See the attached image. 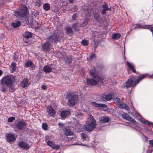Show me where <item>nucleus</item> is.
<instances>
[{"instance_id": "nucleus-1", "label": "nucleus", "mask_w": 153, "mask_h": 153, "mask_svg": "<svg viewBox=\"0 0 153 153\" xmlns=\"http://www.w3.org/2000/svg\"><path fill=\"white\" fill-rule=\"evenodd\" d=\"M89 73L93 79H87V82L88 84L90 85H97V83H103V80L104 79H105V81L108 79L110 80L108 78H105L104 76L103 75L99 76V75H98L97 72L95 68L93 70H90ZM104 82L106 83V81H105Z\"/></svg>"}, {"instance_id": "nucleus-2", "label": "nucleus", "mask_w": 153, "mask_h": 153, "mask_svg": "<svg viewBox=\"0 0 153 153\" xmlns=\"http://www.w3.org/2000/svg\"><path fill=\"white\" fill-rule=\"evenodd\" d=\"M15 81V78L12 75H8L3 77L0 80V91L4 93L8 91L9 86L12 85Z\"/></svg>"}, {"instance_id": "nucleus-3", "label": "nucleus", "mask_w": 153, "mask_h": 153, "mask_svg": "<svg viewBox=\"0 0 153 153\" xmlns=\"http://www.w3.org/2000/svg\"><path fill=\"white\" fill-rule=\"evenodd\" d=\"M63 36L62 31L59 30L55 31L53 34L48 37V41L45 42L42 45L43 49L45 51H48L51 48V45L49 42H55L58 41L59 37H62Z\"/></svg>"}, {"instance_id": "nucleus-4", "label": "nucleus", "mask_w": 153, "mask_h": 153, "mask_svg": "<svg viewBox=\"0 0 153 153\" xmlns=\"http://www.w3.org/2000/svg\"><path fill=\"white\" fill-rule=\"evenodd\" d=\"M148 77V75L147 74L141 75L139 77L133 76L126 83V86L127 88L134 86L142 79Z\"/></svg>"}, {"instance_id": "nucleus-5", "label": "nucleus", "mask_w": 153, "mask_h": 153, "mask_svg": "<svg viewBox=\"0 0 153 153\" xmlns=\"http://www.w3.org/2000/svg\"><path fill=\"white\" fill-rule=\"evenodd\" d=\"M96 126L95 120L93 116L90 115L84 125V129L90 132L95 128Z\"/></svg>"}, {"instance_id": "nucleus-6", "label": "nucleus", "mask_w": 153, "mask_h": 153, "mask_svg": "<svg viewBox=\"0 0 153 153\" xmlns=\"http://www.w3.org/2000/svg\"><path fill=\"white\" fill-rule=\"evenodd\" d=\"M27 8L26 6L22 5L19 10L15 12V15L17 17H24L27 13Z\"/></svg>"}, {"instance_id": "nucleus-7", "label": "nucleus", "mask_w": 153, "mask_h": 153, "mask_svg": "<svg viewBox=\"0 0 153 153\" xmlns=\"http://www.w3.org/2000/svg\"><path fill=\"white\" fill-rule=\"evenodd\" d=\"M68 99V104L70 106H74L78 100V97L77 95L70 94L67 96Z\"/></svg>"}, {"instance_id": "nucleus-8", "label": "nucleus", "mask_w": 153, "mask_h": 153, "mask_svg": "<svg viewBox=\"0 0 153 153\" xmlns=\"http://www.w3.org/2000/svg\"><path fill=\"white\" fill-rule=\"evenodd\" d=\"M45 140L48 146L54 149L57 150L59 149V146L55 144V143L52 141V139L50 136H46L45 137Z\"/></svg>"}, {"instance_id": "nucleus-9", "label": "nucleus", "mask_w": 153, "mask_h": 153, "mask_svg": "<svg viewBox=\"0 0 153 153\" xmlns=\"http://www.w3.org/2000/svg\"><path fill=\"white\" fill-rule=\"evenodd\" d=\"M114 101L119 108L129 111L130 109L129 107L121 101L119 98H116L114 99Z\"/></svg>"}, {"instance_id": "nucleus-10", "label": "nucleus", "mask_w": 153, "mask_h": 153, "mask_svg": "<svg viewBox=\"0 0 153 153\" xmlns=\"http://www.w3.org/2000/svg\"><path fill=\"white\" fill-rule=\"evenodd\" d=\"M135 117H136L141 123L147 125L149 126L153 127V123H151L148 120H146L142 118L141 115L139 113L136 112L135 114Z\"/></svg>"}, {"instance_id": "nucleus-11", "label": "nucleus", "mask_w": 153, "mask_h": 153, "mask_svg": "<svg viewBox=\"0 0 153 153\" xmlns=\"http://www.w3.org/2000/svg\"><path fill=\"white\" fill-rule=\"evenodd\" d=\"M113 96L114 93L112 92H105L101 95V98L102 100L108 101L111 100Z\"/></svg>"}, {"instance_id": "nucleus-12", "label": "nucleus", "mask_w": 153, "mask_h": 153, "mask_svg": "<svg viewBox=\"0 0 153 153\" xmlns=\"http://www.w3.org/2000/svg\"><path fill=\"white\" fill-rule=\"evenodd\" d=\"M123 117L128 121L131 122V123L134 124L136 123L135 120L130 117L129 115L126 113H124L122 114Z\"/></svg>"}, {"instance_id": "nucleus-13", "label": "nucleus", "mask_w": 153, "mask_h": 153, "mask_svg": "<svg viewBox=\"0 0 153 153\" xmlns=\"http://www.w3.org/2000/svg\"><path fill=\"white\" fill-rule=\"evenodd\" d=\"M6 140L9 143L14 141L16 140L15 136L12 134H9L6 135Z\"/></svg>"}, {"instance_id": "nucleus-14", "label": "nucleus", "mask_w": 153, "mask_h": 153, "mask_svg": "<svg viewBox=\"0 0 153 153\" xmlns=\"http://www.w3.org/2000/svg\"><path fill=\"white\" fill-rule=\"evenodd\" d=\"M26 126L25 123L24 121H20L18 122L16 124V127L19 129H23Z\"/></svg>"}, {"instance_id": "nucleus-15", "label": "nucleus", "mask_w": 153, "mask_h": 153, "mask_svg": "<svg viewBox=\"0 0 153 153\" xmlns=\"http://www.w3.org/2000/svg\"><path fill=\"white\" fill-rule=\"evenodd\" d=\"M90 105L94 107L99 108H105L107 106V105L105 104L97 103L94 102H91L90 103Z\"/></svg>"}, {"instance_id": "nucleus-16", "label": "nucleus", "mask_w": 153, "mask_h": 153, "mask_svg": "<svg viewBox=\"0 0 153 153\" xmlns=\"http://www.w3.org/2000/svg\"><path fill=\"white\" fill-rule=\"evenodd\" d=\"M18 144L19 147L25 149H28L30 148L28 144L23 141L19 142Z\"/></svg>"}, {"instance_id": "nucleus-17", "label": "nucleus", "mask_w": 153, "mask_h": 153, "mask_svg": "<svg viewBox=\"0 0 153 153\" xmlns=\"http://www.w3.org/2000/svg\"><path fill=\"white\" fill-rule=\"evenodd\" d=\"M102 9L101 11V13L102 14H105L106 13V11L110 10L111 9V7H109L108 5L106 4H105L102 6Z\"/></svg>"}, {"instance_id": "nucleus-18", "label": "nucleus", "mask_w": 153, "mask_h": 153, "mask_svg": "<svg viewBox=\"0 0 153 153\" xmlns=\"http://www.w3.org/2000/svg\"><path fill=\"white\" fill-rule=\"evenodd\" d=\"M21 85L23 88H25L29 85L30 82H29V80L27 79H24L21 83Z\"/></svg>"}, {"instance_id": "nucleus-19", "label": "nucleus", "mask_w": 153, "mask_h": 153, "mask_svg": "<svg viewBox=\"0 0 153 153\" xmlns=\"http://www.w3.org/2000/svg\"><path fill=\"white\" fill-rule=\"evenodd\" d=\"M47 111L48 114L51 116L54 115L55 114V111L53 109L51 106H48L47 107Z\"/></svg>"}, {"instance_id": "nucleus-20", "label": "nucleus", "mask_w": 153, "mask_h": 153, "mask_svg": "<svg viewBox=\"0 0 153 153\" xmlns=\"http://www.w3.org/2000/svg\"><path fill=\"white\" fill-rule=\"evenodd\" d=\"M126 65L128 68L131 70L133 72L135 73L136 71L135 69V67L133 64L131 63H130L127 61Z\"/></svg>"}, {"instance_id": "nucleus-21", "label": "nucleus", "mask_w": 153, "mask_h": 153, "mask_svg": "<svg viewBox=\"0 0 153 153\" xmlns=\"http://www.w3.org/2000/svg\"><path fill=\"white\" fill-rule=\"evenodd\" d=\"M70 114V111L68 110L64 111L61 113V117L63 119L65 118Z\"/></svg>"}, {"instance_id": "nucleus-22", "label": "nucleus", "mask_w": 153, "mask_h": 153, "mask_svg": "<svg viewBox=\"0 0 153 153\" xmlns=\"http://www.w3.org/2000/svg\"><path fill=\"white\" fill-rule=\"evenodd\" d=\"M64 133L66 136L71 135L73 134V132L71 131L69 128L68 127L65 128Z\"/></svg>"}, {"instance_id": "nucleus-23", "label": "nucleus", "mask_w": 153, "mask_h": 153, "mask_svg": "<svg viewBox=\"0 0 153 153\" xmlns=\"http://www.w3.org/2000/svg\"><path fill=\"white\" fill-rule=\"evenodd\" d=\"M153 151V140L149 142V145L146 153H151Z\"/></svg>"}, {"instance_id": "nucleus-24", "label": "nucleus", "mask_w": 153, "mask_h": 153, "mask_svg": "<svg viewBox=\"0 0 153 153\" xmlns=\"http://www.w3.org/2000/svg\"><path fill=\"white\" fill-rule=\"evenodd\" d=\"M23 36L24 39H28L31 38L32 36V34L30 32H26L24 33Z\"/></svg>"}, {"instance_id": "nucleus-25", "label": "nucleus", "mask_w": 153, "mask_h": 153, "mask_svg": "<svg viewBox=\"0 0 153 153\" xmlns=\"http://www.w3.org/2000/svg\"><path fill=\"white\" fill-rule=\"evenodd\" d=\"M109 121V118L108 117L103 116L101 117L100 120L101 123H108Z\"/></svg>"}, {"instance_id": "nucleus-26", "label": "nucleus", "mask_w": 153, "mask_h": 153, "mask_svg": "<svg viewBox=\"0 0 153 153\" xmlns=\"http://www.w3.org/2000/svg\"><path fill=\"white\" fill-rule=\"evenodd\" d=\"M43 71L46 73H50L52 71V68L48 65H46L44 66L43 68Z\"/></svg>"}, {"instance_id": "nucleus-27", "label": "nucleus", "mask_w": 153, "mask_h": 153, "mask_svg": "<svg viewBox=\"0 0 153 153\" xmlns=\"http://www.w3.org/2000/svg\"><path fill=\"white\" fill-rule=\"evenodd\" d=\"M25 65L27 67H30L32 69L34 68L35 66L30 61H27L25 63Z\"/></svg>"}, {"instance_id": "nucleus-28", "label": "nucleus", "mask_w": 153, "mask_h": 153, "mask_svg": "<svg viewBox=\"0 0 153 153\" xmlns=\"http://www.w3.org/2000/svg\"><path fill=\"white\" fill-rule=\"evenodd\" d=\"M21 23L19 21H15L12 23V26L14 28H17L20 26Z\"/></svg>"}, {"instance_id": "nucleus-29", "label": "nucleus", "mask_w": 153, "mask_h": 153, "mask_svg": "<svg viewBox=\"0 0 153 153\" xmlns=\"http://www.w3.org/2000/svg\"><path fill=\"white\" fill-rule=\"evenodd\" d=\"M81 135L82 139L83 140H89V137L86 135V134L84 133H81Z\"/></svg>"}, {"instance_id": "nucleus-30", "label": "nucleus", "mask_w": 153, "mask_h": 153, "mask_svg": "<svg viewBox=\"0 0 153 153\" xmlns=\"http://www.w3.org/2000/svg\"><path fill=\"white\" fill-rule=\"evenodd\" d=\"M120 37V35L119 33H115L113 34L112 36V38L113 39H117Z\"/></svg>"}, {"instance_id": "nucleus-31", "label": "nucleus", "mask_w": 153, "mask_h": 153, "mask_svg": "<svg viewBox=\"0 0 153 153\" xmlns=\"http://www.w3.org/2000/svg\"><path fill=\"white\" fill-rule=\"evenodd\" d=\"M74 30L75 31H77L78 30L79 28V25L78 23H76L74 24L72 26Z\"/></svg>"}, {"instance_id": "nucleus-32", "label": "nucleus", "mask_w": 153, "mask_h": 153, "mask_svg": "<svg viewBox=\"0 0 153 153\" xmlns=\"http://www.w3.org/2000/svg\"><path fill=\"white\" fill-rule=\"evenodd\" d=\"M43 8L45 10L48 11L50 9V6L49 4H45L43 5Z\"/></svg>"}, {"instance_id": "nucleus-33", "label": "nucleus", "mask_w": 153, "mask_h": 153, "mask_svg": "<svg viewBox=\"0 0 153 153\" xmlns=\"http://www.w3.org/2000/svg\"><path fill=\"white\" fill-rule=\"evenodd\" d=\"M135 25H137V27L140 28L146 29V28H148V26H146V25H142L138 24H136Z\"/></svg>"}, {"instance_id": "nucleus-34", "label": "nucleus", "mask_w": 153, "mask_h": 153, "mask_svg": "<svg viewBox=\"0 0 153 153\" xmlns=\"http://www.w3.org/2000/svg\"><path fill=\"white\" fill-rule=\"evenodd\" d=\"M91 11H93V10L90 9L86 10L85 11V14L86 16H89L90 15V14L89 13H91Z\"/></svg>"}, {"instance_id": "nucleus-35", "label": "nucleus", "mask_w": 153, "mask_h": 153, "mask_svg": "<svg viewBox=\"0 0 153 153\" xmlns=\"http://www.w3.org/2000/svg\"><path fill=\"white\" fill-rule=\"evenodd\" d=\"M66 32L68 34H72L73 33V31L71 28L70 27H67L66 28Z\"/></svg>"}, {"instance_id": "nucleus-36", "label": "nucleus", "mask_w": 153, "mask_h": 153, "mask_svg": "<svg viewBox=\"0 0 153 153\" xmlns=\"http://www.w3.org/2000/svg\"><path fill=\"white\" fill-rule=\"evenodd\" d=\"M82 44L84 46H86L88 44V42L87 41L85 40H83L82 41Z\"/></svg>"}, {"instance_id": "nucleus-37", "label": "nucleus", "mask_w": 153, "mask_h": 153, "mask_svg": "<svg viewBox=\"0 0 153 153\" xmlns=\"http://www.w3.org/2000/svg\"><path fill=\"white\" fill-rule=\"evenodd\" d=\"M48 125L46 123H44L42 125V128L43 129L45 130L47 129Z\"/></svg>"}, {"instance_id": "nucleus-38", "label": "nucleus", "mask_w": 153, "mask_h": 153, "mask_svg": "<svg viewBox=\"0 0 153 153\" xmlns=\"http://www.w3.org/2000/svg\"><path fill=\"white\" fill-rule=\"evenodd\" d=\"M41 4V1L40 0H37L35 2V5L38 6H40Z\"/></svg>"}, {"instance_id": "nucleus-39", "label": "nucleus", "mask_w": 153, "mask_h": 153, "mask_svg": "<svg viewBox=\"0 0 153 153\" xmlns=\"http://www.w3.org/2000/svg\"><path fill=\"white\" fill-rule=\"evenodd\" d=\"M15 119V118L14 117H9L8 119V121L9 122H12Z\"/></svg>"}, {"instance_id": "nucleus-40", "label": "nucleus", "mask_w": 153, "mask_h": 153, "mask_svg": "<svg viewBox=\"0 0 153 153\" xmlns=\"http://www.w3.org/2000/svg\"><path fill=\"white\" fill-rule=\"evenodd\" d=\"M9 88V90L10 91L13 92V91L15 89L12 86V85L11 86H9L8 88Z\"/></svg>"}, {"instance_id": "nucleus-41", "label": "nucleus", "mask_w": 153, "mask_h": 153, "mask_svg": "<svg viewBox=\"0 0 153 153\" xmlns=\"http://www.w3.org/2000/svg\"><path fill=\"white\" fill-rule=\"evenodd\" d=\"M88 23L87 20H86L84 21V22H83L82 24H81V26L82 27H83L85 26V25H87Z\"/></svg>"}, {"instance_id": "nucleus-42", "label": "nucleus", "mask_w": 153, "mask_h": 153, "mask_svg": "<svg viewBox=\"0 0 153 153\" xmlns=\"http://www.w3.org/2000/svg\"><path fill=\"white\" fill-rule=\"evenodd\" d=\"M96 58V55L94 54H92L90 56V59H93Z\"/></svg>"}, {"instance_id": "nucleus-43", "label": "nucleus", "mask_w": 153, "mask_h": 153, "mask_svg": "<svg viewBox=\"0 0 153 153\" xmlns=\"http://www.w3.org/2000/svg\"><path fill=\"white\" fill-rule=\"evenodd\" d=\"M77 17V15L76 14H75L72 16V19L74 20H75Z\"/></svg>"}, {"instance_id": "nucleus-44", "label": "nucleus", "mask_w": 153, "mask_h": 153, "mask_svg": "<svg viewBox=\"0 0 153 153\" xmlns=\"http://www.w3.org/2000/svg\"><path fill=\"white\" fill-rule=\"evenodd\" d=\"M16 67H12L11 69V72H13L16 70Z\"/></svg>"}, {"instance_id": "nucleus-45", "label": "nucleus", "mask_w": 153, "mask_h": 153, "mask_svg": "<svg viewBox=\"0 0 153 153\" xmlns=\"http://www.w3.org/2000/svg\"><path fill=\"white\" fill-rule=\"evenodd\" d=\"M43 90H45L47 88V86L45 85H43L41 86Z\"/></svg>"}, {"instance_id": "nucleus-46", "label": "nucleus", "mask_w": 153, "mask_h": 153, "mask_svg": "<svg viewBox=\"0 0 153 153\" xmlns=\"http://www.w3.org/2000/svg\"><path fill=\"white\" fill-rule=\"evenodd\" d=\"M68 138H70V139H71V140H75L76 139V137L75 136H71L70 137Z\"/></svg>"}, {"instance_id": "nucleus-47", "label": "nucleus", "mask_w": 153, "mask_h": 153, "mask_svg": "<svg viewBox=\"0 0 153 153\" xmlns=\"http://www.w3.org/2000/svg\"><path fill=\"white\" fill-rule=\"evenodd\" d=\"M73 145H82V146H86L85 145H83L82 144L79 143H75L73 144Z\"/></svg>"}, {"instance_id": "nucleus-48", "label": "nucleus", "mask_w": 153, "mask_h": 153, "mask_svg": "<svg viewBox=\"0 0 153 153\" xmlns=\"http://www.w3.org/2000/svg\"><path fill=\"white\" fill-rule=\"evenodd\" d=\"M11 65L12 66V67H16V64L15 63L13 62L11 63Z\"/></svg>"}, {"instance_id": "nucleus-49", "label": "nucleus", "mask_w": 153, "mask_h": 153, "mask_svg": "<svg viewBox=\"0 0 153 153\" xmlns=\"http://www.w3.org/2000/svg\"><path fill=\"white\" fill-rule=\"evenodd\" d=\"M58 125L60 127H63V124L61 123H59Z\"/></svg>"}, {"instance_id": "nucleus-50", "label": "nucleus", "mask_w": 153, "mask_h": 153, "mask_svg": "<svg viewBox=\"0 0 153 153\" xmlns=\"http://www.w3.org/2000/svg\"><path fill=\"white\" fill-rule=\"evenodd\" d=\"M70 3H72L75 0H68Z\"/></svg>"}, {"instance_id": "nucleus-51", "label": "nucleus", "mask_w": 153, "mask_h": 153, "mask_svg": "<svg viewBox=\"0 0 153 153\" xmlns=\"http://www.w3.org/2000/svg\"><path fill=\"white\" fill-rule=\"evenodd\" d=\"M77 126L78 127V128H80L81 127V126L79 124H77Z\"/></svg>"}, {"instance_id": "nucleus-52", "label": "nucleus", "mask_w": 153, "mask_h": 153, "mask_svg": "<svg viewBox=\"0 0 153 153\" xmlns=\"http://www.w3.org/2000/svg\"><path fill=\"white\" fill-rule=\"evenodd\" d=\"M94 16L96 17V18L97 19L98 17H99V15L97 14L95 15Z\"/></svg>"}, {"instance_id": "nucleus-53", "label": "nucleus", "mask_w": 153, "mask_h": 153, "mask_svg": "<svg viewBox=\"0 0 153 153\" xmlns=\"http://www.w3.org/2000/svg\"><path fill=\"white\" fill-rule=\"evenodd\" d=\"M148 75V74H147ZM148 75V77H149L150 78H153V75H150V76H149V75Z\"/></svg>"}, {"instance_id": "nucleus-54", "label": "nucleus", "mask_w": 153, "mask_h": 153, "mask_svg": "<svg viewBox=\"0 0 153 153\" xmlns=\"http://www.w3.org/2000/svg\"><path fill=\"white\" fill-rule=\"evenodd\" d=\"M3 74V72L2 71L0 70V76L2 75Z\"/></svg>"}, {"instance_id": "nucleus-55", "label": "nucleus", "mask_w": 153, "mask_h": 153, "mask_svg": "<svg viewBox=\"0 0 153 153\" xmlns=\"http://www.w3.org/2000/svg\"><path fill=\"white\" fill-rule=\"evenodd\" d=\"M14 59L15 60H16L17 59V58L15 56H14Z\"/></svg>"}, {"instance_id": "nucleus-56", "label": "nucleus", "mask_w": 153, "mask_h": 153, "mask_svg": "<svg viewBox=\"0 0 153 153\" xmlns=\"http://www.w3.org/2000/svg\"><path fill=\"white\" fill-rule=\"evenodd\" d=\"M25 42L26 43H27V41H25Z\"/></svg>"}, {"instance_id": "nucleus-57", "label": "nucleus", "mask_w": 153, "mask_h": 153, "mask_svg": "<svg viewBox=\"0 0 153 153\" xmlns=\"http://www.w3.org/2000/svg\"><path fill=\"white\" fill-rule=\"evenodd\" d=\"M37 29H38V27H37Z\"/></svg>"}]
</instances>
